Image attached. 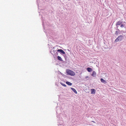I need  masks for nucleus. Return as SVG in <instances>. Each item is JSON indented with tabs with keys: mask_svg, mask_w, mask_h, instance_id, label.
<instances>
[{
	"mask_svg": "<svg viewBox=\"0 0 126 126\" xmlns=\"http://www.w3.org/2000/svg\"><path fill=\"white\" fill-rule=\"evenodd\" d=\"M101 81L103 83H106V81L104 80L103 79H100Z\"/></svg>",
	"mask_w": 126,
	"mask_h": 126,
	"instance_id": "9d476101",
	"label": "nucleus"
},
{
	"mask_svg": "<svg viewBox=\"0 0 126 126\" xmlns=\"http://www.w3.org/2000/svg\"><path fill=\"white\" fill-rule=\"evenodd\" d=\"M91 94H95V91L94 89H91Z\"/></svg>",
	"mask_w": 126,
	"mask_h": 126,
	"instance_id": "7ed1b4c3",
	"label": "nucleus"
},
{
	"mask_svg": "<svg viewBox=\"0 0 126 126\" xmlns=\"http://www.w3.org/2000/svg\"><path fill=\"white\" fill-rule=\"evenodd\" d=\"M121 28H123L124 27V25L123 24H121Z\"/></svg>",
	"mask_w": 126,
	"mask_h": 126,
	"instance_id": "ddd939ff",
	"label": "nucleus"
},
{
	"mask_svg": "<svg viewBox=\"0 0 126 126\" xmlns=\"http://www.w3.org/2000/svg\"><path fill=\"white\" fill-rule=\"evenodd\" d=\"M60 84L63 86L64 87H66V85L65 84L63 83H60Z\"/></svg>",
	"mask_w": 126,
	"mask_h": 126,
	"instance_id": "f8f14e48",
	"label": "nucleus"
},
{
	"mask_svg": "<svg viewBox=\"0 0 126 126\" xmlns=\"http://www.w3.org/2000/svg\"><path fill=\"white\" fill-rule=\"evenodd\" d=\"M66 72L67 74L71 76H74L75 75V73L72 70L69 69H67Z\"/></svg>",
	"mask_w": 126,
	"mask_h": 126,
	"instance_id": "f257e3e1",
	"label": "nucleus"
},
{
	"mask_svg": "<svg viewBox=\"0 0 126 126\" xmlns=\"http://www.w3.org/2000/svg\"><path fill=\"white\" fill-rule=\"evenodd\" d=\"M88 77H86V78H88Z\"/></svg>",
	"mask_w": 126,
	"mask_h": 126,
	"instance_id": "2eb2a0df",
	"label": "nucleus"
},
{
	"mask_svg": "<svg viewBox=\"0 0 126 126\" xmlns=\"http://www.w3.org/2000/svg\"><path fill=\"white\" fill-rule=\"evenodd\" d=\"M87 69L88 71L89 72H91L92 71V69L89 67Z\"/></svg>",
	"mask_w": 126,
	"mask_h": 126,
	"instance_id": "0eeeda50",
	"label": "nucleus"
},
{
	"mask_svg": "<svg viewBox=\"0 0 126 126\" xmlns=\"http://www.w3.org/2000/svg\"><path fill=\"white\" fill-rule=\"evenodd\" d=\"M92 75L93 77H95L96 75V73L95 71H93Z\"/></svg>",
	"mask_w": 126,
	"mask_h": 126,
	"instance_id": "6e6552de",
	"label": "nucleus"
},
{
	"mask_svg": "<svg viewBox=\"0 0 126 126\" xmlns=\"http://www.w3.org/2000/svg\"><path fill=\"white\" fill-rule=\"evenodd\" d=\"M66 83L70 86H71L72 85V83L68 81L66 82Z\"/></svg>",
	"mask_w": 126,
	"mask_h": 126,
	"instance_id": "1a4fd4ad",
	"label": "nucleus"
},
{
	"mask_svg": "<svg viewBox=\"0 0 126 126\" xmlns=\"http://www.w3.org/2000/svg\"><path fill=\"white\" fill-rule=\"evenodd\" d=\"M92 122H94V123H95L94 122V121H92Z\"/></svg>",
	"mask_w": 126,
	"mask_h": 126,
	"instance_id": "4468645a",
	"label": "nucleus"
},
{
	"mask_svg": "<svg viewBox=\"0 0 126 126\" xmlns=\"http://www.w3.org/2000/svg\"><path fill=\"white\" fill-rule=\"evenodd\" d=\"M123 38V36L122 35L119 36L115 40V42H116L118 41H121Z\"/></svg>",
	"mask_w": 126,
	"mask_h": 126,
	"instance_id": "f03ea898",
	"label": "nucleus"
},
{
	"mask_svg": "<svg viewBox=\"0 0 126 126\" xmlns=\"http://www.w3.org/2000/svg\"><path fill=\"white\" fill-rule=\"evenodd\" d=\"M57 58H58V59L60 61H62V58L60 56H57Z\"/></svg>",
	"mask_w": 126,
	"mask_h": 126,
	"instance_id": "9b49d317",
	"label": "nucleus"
},
{
	"mask_svg": "<svg viewBox=\"0 0 126 126\" xmlns=\"http://www.w3.org/2000/svg\"><path fill=\"white\" fill-rule=\"evenodd\" d=\"M122 23V22L120 21H119L117 22L116 23V26L118 25H120Z\"/></svg>",
	"mask_w": 126,
	"mask_h": 126,
	"instance_id": "423d86ee",
	"label": "nucleus"
},
{
	"mask_svg": "<svg viewBox=\"0 0 126 126\" xmlns=\"http://www.w3.org/2000/svg\"><path fill=\"white\" fill-rule=\"evenodd\" d=\"M58 52H59L62 53L63 54H64L65 53V52L62 49H59L57 50Z\"/></svg>",
	"mask_w": 126,
	"mask_h": 126,
	"instance_id": "20e7f679",
	"label": "nucleus"
},
{
	"mask_svg": "<svg viewBox=\"0 0 126 126\" xmlns=\"http://www.w3.org/2000/svg\"><path fill=\"white\" fill-rule=\"evenodd\" d=\"M71 89L72 90V91H73L74 93H75L77 94V92L75 90V89L74 88H71Z\"/></svg>",
	"mask_w": 126,
	"mask_h": 126,
	"instance_id": "39448f33",
	"label": "nucleus"
}]
</instances>
